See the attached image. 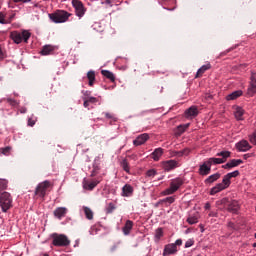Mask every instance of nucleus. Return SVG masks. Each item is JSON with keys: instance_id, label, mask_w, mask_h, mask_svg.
Segmentation results:
<instances>
[{"instance_id": "nucleus-52", "label": "nucleus", "mask_w": 256, "mask_h": 256, "mask_svg": "<svg viewBox=\"0 0 256 256\" xmlns=\"http://www.w3.org/2000/svg\"><path fill=\"white\" fill-rule=\"evenodd\" d=\"M13 3H31V0H12Z\"/></svg>"}, {"instance_id": "nucleus-19", "label": "nucleus", "mask_w": 256, "mask_h": 256, "mask_svg": "<svg viewBox=\"0 0 256 256\" xmlns=\"http://www.w3.org/2000/svg\"><path fill=\"white\" fill-rule=\"evenodd\" d=\"M99 183V180L86 181L83 183V189H85L86 191H93V189H95V187H97Z\"/></svg>"}, {"instance_id": "nucleus-43", "label": "nucleus", "mask_w": 256, "mask_h": 256, "mask_svg": "<svg viewBox=\"0 0 256 256\" xmlns=\"http://www.w3.org/2000/svg\"><path fill=\"white\" fill-rule=\"evenodd\" d=\"M155 175H157V170H155V169H149L146 172V177L153 178V177H155Z\"/></svg>"}, {"instance_id": "nucleus-18", "label": "nucleus", "mask_w": 256, "mask_h": 256, "mask_svg": "<svg viewBox=\"0 0 256 256\" xmlns=\"http://www.w3.org/2000/svg\"><path fill=\"white\" fill-rule=\"evenodd\" d=\"M133 186L131 184H125L122 187L121 197H133Z\"/></svg>"}, {"instance_id": "nucleus-29", "label": "nucleus", "mask_w": 256, "mask_h": 256, "mask_svg": "<svg viewBox=\"0 0 256 256\" xmlns=\"http://www.w3.org/2000/svg\"><path fill=\"white\" fill-rule=\"evenodd\" d=\"M243 115H245V110H243L241 107H236V110L234 112L235 119L237 121H243Z\"/></svg>"}, {"instance_id": "nucleus-30", "label": "nucleus", "mask_w": 256, "mask_h": 256, "mask_svg": "<svg viewBox=\"0 0 256 256\" xmlns=\"http://www.w3.org/2000/svg\"><path fill=\"white\" fill-rule=\"evenodd\" d=\"M88 85L89 87H93L95 85V71L90 70L87 73Z\"/></svg>"}, {"instance_id": "nucleus-61", "label": "nucleus", "mask_w": 256, "mask_h": 256, "mask_svg": "<svg viewBox=\"0 0 256 256\" xmlns=\"http://www.w3.org/2000/svg\"><path fill=\"white\" fill-rule=\"evenodd\" d=\"M209 217H217V212H215V211H211L209 214Z\"/></svg>"}, {"instance_id": "nucleus-41", "label": "nucleus", "mask_w": 256, "mask_h": 256, "mask_svg": "<svg viewBox=\"0 0 256 256\" xmlns=\"http://www.w3.org/2000/svg\"><path fill=\"white\" fill-rule=\"evenodd\" d=\"M8 185H9V181L5 179H0V195L1 193H3V191H5V189H7Z\"/></svg>"}, {"instance_id": "nucleus-44", "label": "nucleus", "mask_w": 256, "mask_h": 256, "mask_svg": "<svg viewBox=\"0 0 256 256\" xmlns=\"http://www.w3.org/2000/svg\"><path fill=\"white\" fill-rule=\"evenodd\" d=\"M7 103H9V105H11V107L19 106V102H17V100L12 99V98H7Z\"/></svg>"}, {"instance_id": "nucleus-48", "label": "nucleus", "mask_w": 256, "mask_h": 256, "mask_svg": "<svg viewBox=\"0 0 256 256\" xmlns=\"http://www.w3.org/2000/svg\"><path fill=\"white\" fill-rule=\"evenodd\" d=\"M0 25H7V21L5 20V14L0 12Z\"/></svg>"}, {"instance_id": "nucleus-24", "label": "nucleus", "mask_w": 256, "mask_h": 256, "mask_svg": "<svg viewBox=\"0 0 256 256\" xmlns=\"http://www.w3.org/2000/svg\"><path fill=\"white\" fill-rule=\"evenodd\" d=\"M10 37H11L12 41H14V43H16V45L23 43V40L21 37V32H18V31L11 32Z\"/></svg>"}, {"instance_id": "nucleus-3", "label": "nucleus", "mask_w": 256, "mask_h": 256, "mask_svg": "<svg viewBox=\"0 0 256 256\" xmlns=\"http://www.w3.org/2000/svg\"><path fill=\"white\" fill-rule=\"evenodd\" d=\"M50 237L54 247H69L71 245V240L65 234L53 233Z\"/></svg>"}, {"instance_id": "nucleus-17", "label": "nucleus", "mask_w": 256, "mask_h": 256, "mask_svg": "<svg viewBox=\"0 0 256 256\" xmlns=\"http://www.w3.org/2000/svg\"><path fill=\"white\" fill-rule=\"evenodd\" d=\"M221 179V173L216 172L210 176H208L205 180L204 183L205 185H213L216 181H219Z\"/></svg>"}, {"instance_id": "nucleus-38", "label": "nucleus", "mask_w": 256, "mask_h": 256, "mask_svg": "<svg viewBox=\"0 0 256 256\" xmlns=\"http://www.w3.org/2000/svg\"><path fill=\"white\" fill-rule=\"evenodd\" d=\"M189 123L187 124H180L177 127V135H183V133H185V131H187V129H189Z\"/></svg>"}, {"instance_id": "nucleus-57", "label": "nucleus", "mask_w": 256, "mask_h": 256, "mask_svg": "<svg viewBox=\"0 0 256 256\" xmlns=\"http://www.w3.org/2000/svg\"><path fill=\"white\" fill-rule=\"evenodd\" d=\"M105 5H109V7H113V0H105Z\"/></svg>"}, {"instance_id": "nucleus-23", "label": "nucleus", "mask_w": 256, "mask_h": 256, "mask_svg": "<svg viewBox=\"0 0 256 256\" xmlns=\"http://www.w3.org/2000/svg\"><path fill=\"white\" fill-rule=\"evenodd\" d=\"M255 93H256V79L251 78L250 85L248 86V89H247V95H249V97H253Z\"/></svg>"}, {"instance_id": "nucleus-7", "label": "nucleus", "mask_w": 256, "mask_h": 256, "mask_svg": "<svg viewBox=\"0 0 256 256\" xmlns=\"http://www.w3.org/2000/svg\"><path fill=\"white\" fill-rule=\"evenodd\" d=\"M51 187V182L49 180H45L41 183H39L35 190V195H38V197H45L47 195V189Z\"/></svg>"}, {"instance_id": "nucleus-20", "label": "nucleus", "mask_w": 256, "mask_h": 256, "mask_svg": "<svg viewBox=\"0 0 256 256\" xmlns=\"http://www.w3.org/2000/svg\"><path fill=\"white\" fill-rule=\"evenodd\" d=\"M227 211H229V213H238L239 211V202H237V200H232L229 204H228V208Z\"/></svg>"}, {"instance_id": "nucleus-8", "label": "nucleus", "mask_w": 256, "mask_h": 256, "mask_svg": "<svg viewBox=\"0 0 256 256\" xmlns=\"http://www.w3.org/2000/svg\"><path fill=\"white\" fill-rule=\"evenodd\" d=\"M72 7L75 9L76 17H79V19L84 17L87 10L85 9V6L81 0H72Z\"/></svg>"}, {"instance_id": "nucleus-62", "label": "nucleus", "mask_w": 256, "mask_h": 256, "mask_svg": "<svg viewBox=\"0 0 256 256\" xmlns=\"http://www.w3.org/2000/svg\"><path fill=\"white\" fill-rule=\"evenodd\" d=\"M0 59H5V54L3 53V49L0 46Z\"/></svg>"}, {"instance_id": "nucleus-58", "label": "nucleus", "mask_w": 256, "mask_h": 256, "mask_svg": "<svg viewBox=\"0 0 256 256\" xmlns=\"http://www.w3.org/2000/svg\"><path fill=\"white\" fill-rule=\"evenodd\" d=\"M227 227H229V229H235V223L230 221L228 222Z\"/></svg>"}, {"instance_id": "nucleus-13", "label": "nucleus", "mask_w": 256, "mask_h": 256, "mask_svg": "<svg viewBox=\"0 0 256 256\" xmlns=\"http://www.w3.org/2000/svg\"><path fill=\"white\" fill-rule=\"evenodd\" d=\"M149 141V134L143 133L136 137L135 140H133V145L135 147H140V145H145Z\"/></svg>"}, {"instance_id": "nucleus-2", "label": "nucleus", "mask_w": 256, "mask_h": 256, "mask_svg": "<svg viewBox=\"0 0 256 256\" xmlns=\"http://www.w3.org/2000/svg\"><path fill=\"white\" fill-rule=\"evenodd\" d=\"M185 184V180L181 177H177L171 180L170 186L162 192V195H173L177 193L181 187Z\"/></svg>"}, {"instance_id": "nucleus-63", "label": "nucleus", "mask_w": 256, "mask_h": 256, "mask_svg": "<svg viewBox=\"0 0 256 256\" xmlns=\"http://www.w3.org/2000/svg\"><path fill=\"white\" fill-rule=\"evenodd\" d=\"M159 205H163V202H161V200H159L158 202H156L154 204V207H159Z\"/></svg>"}, {"instance_id": "nucleus-5", "label": "nucleus", "mask_w": 256, "mask_h": 256, "mask_svg": "<svg viewBox=\"0 0 256 256\" xmlns=\"http://www.w3.org/2000/svg\"><path fill=\"white\" fill-rule=\"evenodd\" d=\"M70 17L71 13L65 10H58L54 13L49 14V19H51L53 23H66V21H69Z\"/></svg>"}, {"instance_id": "nucleus-45", "label": "nucleus", "mask_w": 256, "mask_h": 256, "mask_svg": "<svg viewBox=\"0 0 256 256\" xmlns=\"http://www.w3.org/2000/svg\"><path fill=\"white\" fill-rule=\"evenodd\" d=\"M116 209L115 204L110 202L108 207L106 208V213H113V210Z\"/></svg>"}, {"instance_id": "nucleus-64", "label": "nucleus", "mask_w": 256, "mask_h": 256, "mask_svg": "<svg viewBox=\"0 0 256 256\" xmlns=\"http://www.w3.org/2000/svg\"><path fill=\"white\" fill-rule=\"evenodd\" d=\"M249 157H251V154H244V155H243V158H244L245 160L249 159Z\"/></svg>"}, {"instance_id": "nucleus-56", "label": "nucleus", "mask_w": 256, "mask_h": 256, "mask_svg": "<svg viewBox=\"0 0 256 256\" xmlns=\"http://www.w3.org/2000/svg\"><path fill=\"white\" fill-rule=\"evenodd\" d=\"M174 155L176 157H183V152L180 150V151H174Z\"/></svg>"}, {"instance_id": "nucleus-16", "label": "nucleus", "mask_w": 256, "mask_h": 256, "mask_svg": "<svg viewBox=\"0 0 256 256\" xmlns=\"http://www.w3.org/2000/svg\"><path fill=\"white\" fill-rule=\"evenodd\" d=\"M133 221L132 220H126L124 226L122 227V233L123 235H125L126 237L128 235H131V231H133Z\"/></svg>"}, {"instance_id": "nucleus-32", "label": "nucleus", "mask_w": 256, "mask_h": 256, "mask_svg": "<svg viewBox=\"0 0 256 256\" xmlns=\"http://www.w3.org/2000/svg\"><path fill=\"white\" fill-rule=\"evenodd\" d=\"M207 161L210 164V167H213V165H223L224 163V160H221V158H215V157L208 158Z\"/></svg>"}, {"instance_id": "nucleus-54", "label": "nucleus", "mask_w": 256, "mask_h": 256, "mask_svg": "<svg viewBox=\"0 0 256 256\" xmlns=\"http://www.w3.org/2000/svg\"><path fill=\"white\" fill-rule=\"evenodd\" d=\"M119 247L118 244H114L111 248H110V251L111 253H115V251H117V248Z\"/></svg>"}, {"instance_id": "nucleus-4", "label": "nucleus", "mask_w": 256, "mask_h": 256, "mask_svg": "<svg viewBox=\"0 0 256 256\" xmlns=\"http://www.w3.org/2000/svg\"><path fill=\"white\" fill-rule=\"evenodd\" d=\"M183 245L182 239H177L174 243L166 244L163 249V256L177 255L179 248Z\"/></svg>"}, {"instance_id": "nucleus-6", "label": "nucleus", "mask_w": 256, "mask_h": 256, "mask_svg": "<svg viewBox=\"0 0 256 256\" xmlns=\"http://www.w3.org/2000/svg\"><path fill=\"white\" fill-rule=\"evenodd\" d=\"M0 207L3 213H7L13 207V197L9 192H2L0 194Z\"/></svg>"}, {"instance_id": "nucleus-26", "label": "nucleus", "mask_w": 256, "mask_h": 256, "mask_svg": "<svg viewBox=\"0 0 256 256\" xmlns=\"http://www.w3.org/2000/svg\"><path fill=\"white\" fill-rule=\"evenodd\" d=\"M209 69H211V63L210 62H206V64L202 65L197 73H196V77H201V75H203V73H205V71H209Z\"/></svg>"}, {"instance_id": "nucleus-11", "label": "nucleus", "mask_w": 256, "mask_h": 256, "mask_svg": "<svg viewBox=\"0 0 256 256\" xmlns=\"http://www.w3.org/2000/svg\"><path fill=\"white\" fill-rule=\"evenodd\" d=\"M179 167V162L177 160H166L162 162V168L166 173L173 171Z\"/></svg>"}, {"instance_id": "nucleus-40", "label": "nucleus", "mask_w": 256, "mask_h": 256, "mask_svg": "<svg viewBox=\"0 0 256 256\" xmlns=\"http://www.w3.org/2000/svg\"><path fill=\"white\" fill-rule=\"evenodd\" d=\"M20 35H21L22 41H24V43H28L29 39H31V32H29L27 30H23L22 32H20Z\"/></svg>"}, {"instance_id": "nucleus-33", "label": "nucleus", "mask_w": 256, "mask_h": 256, "mask_svg": "<svg viewBox=\"0 0 256 256\" xmlns=\"http://www.w3.org/2000/svg\"><path fill=\"white\" fill-rule=\"evenodd\" d=\"M120 167H122L123 171H125V173H128V175H131V167L129 166V162L127 161V159H123L120 163Z\"/></svg>"}, {"instance_id": "nucleus-60", "label": "nucleus", "mask_w": 256, "mask_h": 256, "mask_svg": "<svg viewBox=\"0 0 256 256\" xmlns=\"http://www.w3.org/2000/svg\"><path fill=\"white\" fill-rule=\"evenodd\" d=\"M104 115H105L106 119H113V115L109 112H105Z\"/></svg>"}, {"instance_id": "nucleus-39", "label": "nucleus", "mask_w": 256, "mask_h": 256, "mask_svg": "<svg viewBox=\"0 0 256 256\" xmlns=\"http://www.w3.org/2000/svg\"><path fill=\"white\" fill-rule=\"evenodd\" d=\"M35 123H37V118H36L35 114H32V115L28 116L27 126L28 127H35Z\"/></svg>"}, {"instance_id": "nucleus-22", "label": "nucleus", "mask_w": 256, "mask_h": 256, "mask_svg": "<svg viewBox=\"0 0 256 256\" xmlns=\"http://www.w3.org/2000/svg\"><path fill=\"white\" fill-rule=\"evenodd\" d=\"M243 95V90H236L226 96V101H235V99H239Z\"/></svg>"}, {"instance_id": "nucleus-10", "label": "nucleus", "mask_w": 256, "mask_h": 256, "mask_svg": "<svg viewBox=\"0 0 256 256\" xmlns=\"http://www.w3.org/2000/svg\"><path fill=\"white\" fill-rule=\"evenodd\" d=\"M235 147L239 153H247V151H251L252 146L249 144V141L243 139L235 144Z\"/></svg>"}, {"instance_id": "nucleus-46", "label": "nucleus", "mask_w": 256, "mask_h": 256, "mask_svg": "<svg viewBox=\"0 0 256 256\" xmlns=\"http://www.w3.org/2000/svg\"><path fill=\"white\" fill-rule=\"evenodd\" d=\"M193 245H195V240L193 239H188L185 242V249H189V247H193Z\"/></svg>"}, {"instance_id": "nucleus-42", "label": "nucleus", "mask_w": 256, "mask_h": 256, "mask_svg": "<svg viewBox=\"0 0 256 256\" xmlns=\"http://www.w3.org/2000/svg\"><path fill=\"white\" fill-rule=\"evenodd\" d=\"M248 139L252 145H256V130L248 136Z\"/></svg>"}, {"instance_id": "nucleus-47", "label": "nucleus", "mask_w": 256, "mask_h": 256, "mask_svg": "<svg viewBox=\"0 0 256 256\" xmlns=\"http://www.w3.org/2000/svg\"><path fill=\"white\" fill-rule=\"evenodd\" d=\"M83 105H84L85 109H88V111H90V109H93V106H90L91 103L86 98H84Z\"/></svg>"}, {"instance_id": "nucleus-1", "label": "nucleus", "mask_w": 256, "mask_h": 256, "mask_svg": "<svg viewBox=\"0 0 256 256\" xmlns=\"http://www.w3.org/2000/svg\"><path fill=\"white\" fill-rule=\"evenodd\" d=\"M239 170H235L233 172H229L224 175L222 182L217 183L214 187L210 189V195H217V193H221V191H225V189H229L231 187V179L235 177H239Z\"/></svg>"}, {"instance_id": "nucleus-51", "label": "nucleus", "mask_w": 256, "mask_h": 256, "mask_svg": "<svg viewBox=\"0 0 256 256\" xmlns=\"http://www.w3.org/2000/svg\"><path fill=\"white\" fill-rule=\"evenodd\" d=\"M9 151H11V147L2 148L3 155H9Z\"/></svg>"}, {"instance_id": "nucleus-28", "label": "nucleus", "mask_w": 256, "mask_h": 256, "mask_svg": "<svg viewBox=\"0 0 256 256\" xmlns=\"http://www.w3.org/2000/svg\"><path fill=\"white\" fill-rule=\"evenodd\" d=\"M216 157H222L220 159L222 161H224V163H226L227 159H229V157H231V151L225 150V151L217 152Z\"/></svg>"}, {"instance_id": "nucleus-9", "label": "nucleus", "mask_w": 256, "mask_h": 256, "mask_svg": "<svg viewBox=\"0 0 256 256\" xmlns=\"http://www.w3.org/2000/svg\"><path fill=\"white\" fill-rule=\"evenodd\" d=\"M101 159H103V156L98 155L94 158L93 164H92V171L90 174V177H97L99 175V172L101 171Z\"/></svg>"}, {"instance_id": "nucleus-35", "label": "nucleus", "mask_w": 256, "mask_h": 256, "mask_svg": "<svg viewBox=\"0 0 256 256\" xmlns=\"http://www.w3.org/2000/svg\"><path fill=\"white\" fill-rule=\"evenodd\" d=\"M160 203H164L166 207H169V205L175 203V196H168L166 198L160 199Z\"/></svg>"}, {"instance_id": "nucleus-21", "label": "nucleus", "mask_w": 256, "mask_h": 256, "mask_svg": "<svg viewBox=\"0 0 256 256\" xmlns=\"http://www.w3.org/2000/svg\"><path fill=\"white\" fill-rule=\"evenodd\" d=\"M164 150L163 148L159 147L156 148L152 153H151V158L153 161H159L161 157H163Z\"/></svg>"}, {"instance_id": "nucleus-31", "label": "nucleus", "mask_w": 256, "mask_h": 256, "mask_svg": "<svg viewBox=\"0 0 256 256\" xmlns=\"http://www.w3.org/2000/svg\"><path fill=\"white\" fill-rule=\"evenodd\" d=\"M101 74L103 77H106V79H109L112 83H115V74L109 70H102Z\"/></svg>"}, {"instance_id": "nucleus-36", "label": "nucleus", "mask_w": 256, "mask_h": 256, "mask_svg": "<svg viewBox=\"0 0 256 256\" xmlns=\"http://www.w3.org/2000/svg\"><path fill=\"white\" fill-rule=\"evenodd\" d=\"M54 51L53 46L51 45H45L43 46L42 50L40 51L41 55H51V53Z\"/></svg>"}, {"instance_id": "nucleus-27", "label": "nucleus", "mask_w": 256, "mask_h": 256, "mask_svg": "<svg viewBox=\"0 0 256 256\" xmlns=\"http://www.w3.org/2000/svg\"><path fill=\"white\" fill-rule=\"evenodd\" d=\"M186 221L189 225H196V223H199V212L190 215Z\"/></svg>"}, {"instance_id": "nucleus-49", "label": "nucleus", "mask_w": 256, "mask_h": 256, "mask_svg": "<svg viewBox=\"0 0 256 256\" xmlns=\"http://www.w3.org/2000/svg\"><path fill=\"white\" fill-rule=\"evenodd\" d=\"M90 103L92 104H95V103H98L99 99L93 97V96H90L88 98H86Z\"/></svg>"}, {"instance_id": "nucleus-12", "label": "nucleus", "mask_w": 256, "mask_h": 256, "mask_svg": "<svg viewBox=\"0 0 256 256\" xmlns=\"http://www.w3.org/2000/svg\"><path fill=\"white\" fill-rule=\"evenodd\" d=\"M198 173L202 177H207L211 173V164L208 160L199 165Z\"/></svg>"}, {"instance_id": "nucleus-53", "label": "nucleus", "mask_w": 256, "mask_h": 256, "mask_svg": "<svg viewBox=\"0 0 256 256\" xmlns=\"http://www.w3.org/2000/svg\"><path fill=\"white\" fill-rule=\"evenodd\" d=\"M82 93L84 94L85 99H88V97H91V91H89V90L82 91Z\"/></svg>"}, {"instance_id": "nucleus-14", "label": "nucleus", "mask_w": 256, "mask_h": 256, "mask_svg": "<svg viewBox=\"0 0 256 256\" xmlns=\"http://www.w3.org/2000/svg\"><path fill=\"white\" fill-rule=\"evenodd\" d=\"M68 211L69 210L67 209V207H57L54 210L53 214L56 219H59V221H61V219H63V217L67 215Z\"/></svg>"}, {"instance_id": "nucleus-15", "label": "nucleus", "mask_w": 256, "mask_h": 256, "mask_svg": "<svg viewBox=\"0 0 256 256\" xmlns=\"http://www.w3.org/2000/svg\"><path fill=\"white\" fill-rule=\"evenodd\" d=\"M241 164H243L242 159H232L226 164L222 165V169H233L235 167H239Z\"/></svg>"}, {"instance_id": "nucleus-37", "label": "nucleus", "mask_w": 256, "mask_h": 256, "mask_svg": "<svg viewBox=\"0 0 256 256\" xmlns=\"http://www.w3.org/2000/svg\"><path fill=\"white\" fill-rule=\"evenodd\" d=\"M163 235H164L163 228L156 229L155 235H154L155 243H159V241H161V237H163Z\"/></svg>"}, {"instance_id": "nucleus-50", "label": "nucleus", "mask_w": 256, "mask_h": 256, "mask_svg": "<svg viewBox=\"0 0 256 256\" xmlns=\"http://www.w3.org/2000/svg\"><path fill=\"white\" fill-rule=\"evenodd\" d=\"M182 151V157L185 155L186 157L191 153L190 148H184Z\"/></svg>"}, {"instance_id": "nucleus-25", "label": "nucleus", "mask_w": 256, "mask_h": 256, "mask_svg": "<svg viewBox=\"0 0 256 256\" xmlns=\"http://www.w3.org/2000/svg\"><path fill=\"white\" fill-rule=\"evenodd\" d=\"M186 117H197L199 115V110L197 109V106H191L185 111Z\"/></svg>"}, {"instance_id": "nucleus-55", "label": "nucleus", "mask_w": 256, "mask_h": 256, "mask_svg": "<svg viewBox=\"0 0 256 256\" xmlns=\"http://www.w3.org/2000/svg\"><path fill=\"white\" fill-rule=\"evenodd\" d=\"M19 112H20L21 114L27 113V107L22 106V107L19 109Z\"/></svg>"}, {"instance_id": "nucleus-34", "label": "nucleus", "mask_w": 256, "mask_h": 256, "mask_svg": "<svg viewBox=\"0 0 256 256\" xmlns=\"http://www.w3.org/2000/svg\"><path fill=\"white\" fill-rule=\"evenodd\" d=\"M82 209L84 211V215H85L86 219H88V221L93 220V210H91V208H89L87 206H83Z\"/></svg>"}, {"instance_id": "nucleus-59", "label": "nucleus", "mask_w": 256, "mask_h": 256, "mask_svg": "<svg viewBox=\"0 0 256 256\" xmlns=\"http://www.w3.org/2000/svg\"><path fill=\"white\" fill-rule=\"evenodd\" d=\"M204 209H205L206 211H208L209 209H211V203L206 202L205 205H204Z\"/></svg>"}]
</instances>
